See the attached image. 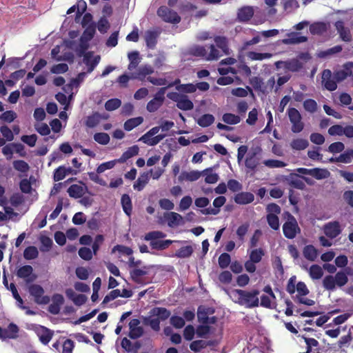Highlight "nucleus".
I'll list each match as a JSON object with an SVG mask.
<instances>
[{"label": "nucleus", "mask_w": 353, "mask_h": 353, "mask_svg": "<svg viewBox=\"0 0 353 353\" xmlns=\"http://www.w3.org/2000/svg\"><path fill=\"white\" fill-rule=\"evenodd\" d=\"M150 314L156 316L157 318L145 317L144 319V323L148 325L155 332L160 330V321H165L168 319L171 312L165 307H156L150 310Z\"/></svg>", "instance_id": "1"}, {"label": "nucleus", "mask_w": 353, "mask_h": 353, "mask_svg": "<svg viewBox=\"0 0 353 353\" xmlns=\"http://www.w3.org/2000/svg\"><path fill=\"white\" fill-rule=\"evenodd\" d=\"M233 292L238 295V303L240 305H245L249 308L255 307L259 305V298L257 296L259 294V291L258 290L248 292L236 289Z\"/></svg>", "instance_id": "2"}, {"label": "nucleus", "mask_w": 353, "mask_h": 353, "mask_svg": "<svg viewBox=\"0 0 353 353\" xmlns=\"http://www.w3.org/2000/svg\"><path fill=\"white\" fill-rule=\"evenodd\" d=\"M285 218L287 221L283 225V234L287 239H292L300 232V228L295 217L289 212H285Z\"/></svg>", "instance_id": "3"}, {"label": "nucleus", "mask_w": 353, "mask_h": 353, "mask_svg": "<svg viewBox=\"0 0 353 353\" xmlns=\"http://www.w3.org/2000/svg\"><path fill=\"white\" fill-rule=\"evenodd\" d=\"M167 97L176 103V107L182 110H191L194 108L193 102L185 94L176 92H170L167 94Z\"/></svg>", "instance_id": "4"}, {"label": "nucleus", "mask_w": 353, "mask_h": 353, "mask_svg": "<svg viewBox=\"0 0 353 353\" xmlns=\"http://www.w3.org/2000/svg\"><path fill=\"white\" fill-rule=\"evenodd\" d=\"M32 330L34 331L39 341L44 345H48L54 336V331L41 325H32Z\"/></svg>", "instance_id": "5"}, {"label": "nucleus", "mask_w": 353, "mask_h": 353, "mask_svg": "<svg viewBox=\"0 0 353 353\" xmlns=\"http://www.w3.org/2000/svg\"><path fill=\"white\" fill-rule=\"evenodd\" d=\"M157 14L163 21L172 24H177L181 20V17L176 12L165 6H161L158 8Z\"/></svg>", "instance_id": "6"}, {"label": "nucleus", "mask_w": 353, "mask_h": 353, "mask_svg": "<svg viewBox=\"0 0 353 353\" xmlns=\"http://www.w3.org/2000/svg\"><path fill=\"white\" fill-rule=\"evenodd\" d=\"M289 119L292 123L291 130L294 133H299L304 128V123L301 121L300 112L294 108H290L288 110Z\"/></svg>", "instance_id": "7"}, {"label": "nucleus", "mask_w": 353, "mask_h": 353, "mask_svg": "<svg viewBox=\"0 0 353 353\" xmlns=\"http://www.w3.org/2000/svg\"><path fill=\"white\" fill-rule=\"evenodd\" d=\"M29 292L38 304H48L50 299L48 296H44L43 288L38 284H32L29 287Z\"/></svg>", "instance_id": "8"}, {"label": "nucleus", "mask_w": 353, "mask_h": 353, "mask_svg": "<svg viewBox=\"0 0 353 353\" xmlns=\"http://www.w3.org/2000/svg\"><path fill=\"white\" fill-rule=\"evenodd\" d=\"M323 230L325 236L331 239H335L342 232L341 224L337 221L325 223L323 227Z\"/></svg>", "instance_id": "9"}, {"label": "nucleus", "mask_w": 353, "mask_h": 353, "mask_svg": "<svg viewBox=\"0 0 353 353\" xmlns=\"http://www.w3.org/2000/svg\"><path fill=\"white\" fill-rule=\"evenodd\" d=\"M19 327L14 323L8 324L6 328L1 327L0 339L3 341L6 339H17L19 337Z\"/></svg>", "instance_id": "10"}, {"label": "nucleus", "mask_w": 353, "mask_h": 353, "mask_svg": "<svg viewBox=\"0 0 353 353\" xmlns=\"http://www.w3.org/2000/svg\"><path fill=\"white\" fill-rule=\"evenodd\" d=\"M322 82L324 87L329 91H334L337 88V81L334 77H332V72L328 69L323 71Z\"/></svg>", "instance_id": "11"}, {"label": "nucleus", "mask_w": 353, "mask_h": 353, "mask_svg": "<svg viewBox=\"0 0 353 353\" xmlns=\"http://www.w3.org/2000/svg\"><path fill=\"white\" fill-rule=\"evenodd\" d=\"M334 26L339 34L341 39L345 42H350L352 39L351 31L349 28L345 27L343 21H337L335 22Z\"/></svg>", "instance_id": "12"}, {"label": "nucleus", "mask_w": 353, "mask_h": 353, "mask_svg": "<svg viewBox=\"0 0 353 353\" xmlns=\"http://www.w3.org/2000/svg\"><path fill=\"white\" fill-rule=\"evenodd\" d=\"M101 57L97 55L93 57L92 52H85L83 55V62L88 66L87 73L92 72L99 63Z\"/></svg>", "instance_id": "13"}, {"label": "nucleus", "mask_w": 353, "mask_h": 353, "mask_svg": "<svg viewBox=\"0 0 353 353\" xmlns=\"http://www.w3.org/2000/svg\"><path fill=\"white\" fill-rule=\"evenodd\" d=\"M32 273V267L30 265H25L17 270L16 274L19 278L23 279L27 283H29L33 281L36 278L34 275L30 278Z\"/></svg>", "instance_id": "14"}, {"label": "nucleus", "mask_w": 353, "mask_h": 353, "mask_svg": "<svg viewBox=\"0 0 353 353\" xmlns=\"http://www.w3.org/2000/svg\"><path fill=\"white\" fill-rule=\"evenodd\" d=\"M87 191L88 187L84 183H83V185L73 184L68 189L69 196L74 199L81 198Z\"/></svg>", "instance_id": "15"}, {"label": "nucleus", "mask_w": 353, "mask_h": 353, "mask_svg": "<svg viewBox=\"0 0 353 353\" xmlns=\"http://www.w3.org/2000/svg\"><path fill=\"white\" fill-rule=\"evenodd\" d=\"M254 200V196L252 193L248 192H241L235 194L234 201L239 205H246L251 203Z\"/></svg>", "instance_id": "16"}, {"label": "nucleus", "mask_w": 353, "mask_h": 353, "mask_svg": "<svg viewBox=\"0 0 353 353\" xmlns=\"http://www.w3.org/2000/svg\"><path fill=\"white\" fill-rule=\"evenodd\" d=\"M148 269L147 266H143L142 269L134 268L131 270L130 274L132 280L137 284H144L142 276L148 274Z\"/></svg>", "instance_id": "17"}, {"label": "nucleus", "mask_w": 353, "mask_h": 353, "mask_svg": "<svg viewBox=\"0 0 353 353\" xmlns=\"http://www.w3.org/2000/svg\"><path fill=\"white\" fill-rule=\"evenodd\" d=\"M259 160L256 152L249 154L245 158V165L249 171L255 172L257 166L259 165Z\"/></svg>", "instance_id": "18"}, {"label": "nucleus", "mask_w": 353, "mask_h": 353, "mask_svg": "<svg viewBox=\"0 0 353 353\" xmlns=\"http://www.w3.org/2000/svg\"><path fill=\"white\" fill-rule=\"evenodd\" d=\"M280 63L284 65L285 70L293 72L299 71L303 67L302 63L299 60L294 59L287 61H278L276 63V67H279Z\"/></svg>", "instance_id": "19"}, {"label": "nucleus", "mask_w": 353, "mask_h": 353, "mask_svg": "<svg viewBox=\"0 0 353 353\" xmlns=\"http://www.w3.org/2000/svg\"><path fill=\"white\" fill-rule=\"evenodd\" d=\"M165 137V134H158L152 137L150 134H148V132H147L139 139V141L143 142L144 143L148 145L154 146L157 145Z\"/></svg>", "instance_id": "20"}, {"label": "nucleus", "mask_w": 353, "mask_h": 353, "mask_svg": "<svg viewBox=\"0 0 353 353\" xmlns=\"http://www.w3.org/2000/svg\"><path fill=\"white\" fill-rule=\"evenodd\" d=\"M165 218L168 221V225L170 228L179 225L182 223L183 217L181 214L170 212L165 214Z\"/></svg>", "instance_id": "21"}, {"label": "nucleus", "mask_w": 353, "mask_h": 353, "mask_svg": "<svg viewBox=\"0 0 353 353\" xmlns=\"http://www.w3.org/2000/svg\"><path fill=\"white\" fill-rule=\"evenodd\" d=\"M139 152V148L137 145H134L127 149L121 157L117 159L118 163H123L129 159L137 155Z\"/></svg>", "instance_id": "22"}, {"label": "nucleus", "mask_w": 353, "mask_h": 353, "mask_svg": "<svg viewBox=\"0 0 353 353\" xmlns=\"http://www.w3.org/2000/svg\"><path fill=\"white\" fill-rule=\"evenodd\" d=\"M254 14L253 8L250 6H244L239 9L237 18L240 21H249Z\"/></svg>", "instance_id": "23"}, {"label": "nucleus", "mask_w": 353, "mask_h": 353, "mask_svg": "<svg viewBox=\"0 0 353 353\" xmlns=\"http://www.w3.org/2000/svg\"><path fill=\"white\" fill-rule=\"evenodd\" d=\"M159 34L156 31L148 30L145 33L146 46L150 49H154L157 43Z\"/></svg>", "instance_id": "24"}, {"label": "nucleus", "mask_w": 353, "mask_h": 353, "mask_svg": "<svg viewBox=\"0 0 353 353\" xmlns=\"http://www.w3.org/2000/svg\"><path fill=\"white\" fill-rule=\"evenodd\" d=\"M201 174V172L196 170H192L190 172L183 171L179 176L178 179L181 182L183 181H195L200 178Z\"/></svg>", "instance_id": "25"}, {"label": "nucleus", "mask_w": 353, "mask_h": 353, "mask_svg": "<svg viewBox=\"0 0 353 353\" xmlns=\"http://www.w3.org/2000/svg\"><path fill=\"white\" fill-rule=\"evenodd\" d=\"M183 243L181 241H172V240H158L156 241H151L150 243V245L152 249L157 250H163L168 248L172 243Z\"/></svg>", "instance_id": "26"}, {"label": "nucleus", "mask_w": 353, "mask_h": 353, "mask_svg": "<svg viewBox=\"0 0 353 353\" xmlns=\"http://www.w3.org/2000/svg\"><path fill=\"white\" fill-rule=\"evenodd\" d=\"M307 41V37L305 36H299V33L293 32L289 34V38L284 39L282 42L284 44H298Z\"/></svg>", "instance_id": "27"}, {"label": "nucleus", "mask_w": 353, "mask_h": 353, "mask_svg": "<svg viewBox=\"0 0 353 353\" xmlns=\"http://www.w3.org/2000/svg\"><path fill=\"white\" fill-rule=\"evenodd\" d=\"M149 181V172L142 173L134 183L133 188L135 190L141 191Z\"/></svg>", "instance_id": "28"}, {"label": "nucleus", "mask_w": 353, "mask_h": 353, "mask_svg": "<svg viewBox=\"0 0 353 353\" xmlns=\"http://www.w3.org/2000/svg\"><path fill=\"white\" fill-rule=\"evenodd\" d=\"M154 72V68L150 65H144L141 66L137 72L135 78L143 81L145 80L148 75H150Z\"/></svg>", "instance_id": "29"}, {"label": "nucleus", "mask_w": 353, "mask_h": 353, "mask_svg": "<svg viewBox=\"0 0 353 353\" xmlns=\"http://www.w3.org/2000/svg\"><path fill=\"white\" fill-rule=\"evenodd\" d=\"M304 257L310 261H314L318 256V250L312 245H305L303 250Z\"/></svg>", "instance_id": "30"}, {"label": "nucleus", "mask_w": 353, "mask_h": 353, "mask_svg": "<svg viewBox=\"0 0 353 353\" xmlns=\"http://www.w3.org/2000/svg\"><path fill=\"white\" fill-rule=\"evenodd\" d=\"M121 203L123 212L128 216H130L132 212V204L130 196L127 194H123L121 196Z\"/></svg>", "instance_id": "31"}, {"label": "nucleus", "mask_w": 353, "mask_h": 353, "mask_svg": "<svg viewBox=\"0 0 353 353\" xmlns=\"http://www.w3.org/2000/svg\"><path fill=\"white\" fill-rule=\"evenodd\" d=\"M309 145V142L305 139L297 138L290 142V147L295 150H303Z\"/></svg>", "instance_id": "32"}, {"label": "nucleus", "mask_w": 353, "mask_h": 353, "mask_svg": "<svg viewBox=\"0 0 353 353\" xmlns=\"http://www.w3.org/2000/svg\"><path fill=\"white\" fill-rule=\"evenodd\" d=\"M143 121L142 117H137L128 119L123 125V128L126 131H130L134 128L141 125Z\"/></svg>", "instance_id": "33"}, {"label": "nucleus", "mask_w": 353, "mask_h": 353, "mask_svg": "<svg viewBox=\"0 0 353 353\" xmlns=\"http://www.w3.org/2000/svg\"><path fill=\"white\" fill-rule=\"evenodd\" d=\"M327 30V25L324 22H314L310 26V31L312 34H322Z\"/></svg>", "instance_id": "34"}, {"label": "nucleus", "mask_w": 353, "mask_h": 353, "mask_svg": "<svg viewBox=\"0 0 353 353\" xmlns=\"http://www.w3.org/2000/svg\"><path fill=\"white\" fill-rule=\"evenodd\" d=\"M214 121V117L211 114H205L200 117L197 120V124L203 128H207L212 125Z\"/></svg>", "instance_id": "35"}, {"label": "nucleus", "mask_w": 353, "mask_h": 353, "mask_svg": "<svg viewBox=\"0 0 353 353\" xmlns=\"http://www.w3.org/2000/svg\"><path fill=\"white\" fill-rule=\"evenodd\" d=\"M101 119V114L96 112L87 117L85 123L87 127L92 128L96 127L99 123Z\"/></svg>", "instance_id": "36"}, {"label": "nucleus", "mask_w": 353, "mask_h": 353, "mask_svg": "<svg viewBox=\"0 0 353 353\" xmlns=\"http://www.w3.org/2000/svg\"><path fill=\"white\" fill-rule=\"evenodd\" d=\"M309 274L312 279H320L323 275L322 268L316 264L312 265L309 269Z\"/></svg>", "instance_id": "37"}, {"label": "nucleus", "mask_w": 353, "mask_h": 353, "mask_svg": "<svg viewBox=\"0 0 353 353\" xmlns=\"http://www.w3.org/2000/svg\"><path fill=\"white\" fill-rule=\"evenodd\" d=\"M311 173V176L318 180L326 179L330 174L327 170L319 168H312Z\"/></svg>", "instance_id": "38"}, {"label": "nucleus", "mask_w": 353, "mask_h": 353, "mask_svg": "<svg viewBox=\"0 0 353 353\" xmlns=\"http://www.w3.org/2000/svg\"><path fill=\"white\" fill-rule=\"evenodd\" d=\"M210 343L208 341H204V340H196L192 341L190 345V348L192 351L194 352H199L202 349L205 348L208 345H210Z\"/></svg>", "instance_id": "39"}, {"label": "nucleus", "mask_w": 353, "mask_h": 353, "mask_svg": "<svg viewBox=\"0 0 353 353\" xmlns=\"http://www.w3.org/2000/svg\"><path fill=\"white\" fill-rule=\"evenodd\" d=\"M128 57L130 60L128 68L130 70H132L136 68L139 63V54L137 51H133L128 53Z\"/></svg>", "instance_id": "40"}, {"label": "nucleus", "mask_w": 353, "mask_h": 353, "mask_svg": "<svg viewBox=\"0 0 353 353\" xmlns=\"http://www.w3.org/2000/svg\"><path fill=\"white\" fill-rule=\"evenodd\" d=\"M39 256V252L35 246L30 245L27 247L23 252V257L26 260L35 259Z\"/></svg>", "instance_id": "41"}, {"label": "nucleus", "mask_w": 353, "mask_h": 353, "mask_svg": "<svg viewBox=\"0 0 353 353\" xmlns=\"http://www.w3.org/2000/svg\"><path fill=\"white\" fill-rule=\"evenodd\" d=\"M207 50L205 46H196L190 48V53L194 57H202L206 60Z\"/></svg>", "instance_id": "42"}, {"label": "nucleus", "mask_w": 353, "mask_h": 353, "mask_svg": "<svg viewBox=\"0 0 353 353\" xmlns=\"http://www.w3.org/2000/svg\"><path fill=\"white\" fill-rule=\"evenodd\" d=\"M336 280L332 275H327L323 279V286L328 291H334L336 289Z\"/></svg>", "instance_id": "43"}, {"label": "nucleus", "mask_w": 353, "mask_h": 353, "mask_svg": "<svg viewBox=\"0 0 353 353\" xmlns=\"http://www.w3.org/2000/svg\"><path fill=\"white\" fill-rule=\"evenodd\" d=\"M193 253V248L192 245H186L181 247L175 253V256L177 258H188Z\"/></svg>", "instance_id": "44"}, {"label": "nucleus", "mask_w": 353, "mask_h": 353, "mask_svg": "<svg viewBox=\"0 0 353 353\" xmlns=\"http://www.w3.org/2000/svg\"><path fill=\"white\" fill-rule=\"evenodd\" d=\"M264 255L265 252L262 248L254 249L250 252L249 259L256 263H258L261 261Z\"/></svg>", "instance_id": "45"}, {"label": "nucleus", "mask_w": 353, "mask_h": 353, "mask_svg": "<svg viewBox=\"0 0 353 353\" xmlns=\"http://www.w3.org/2000/svg\"><path fill=\"white\" fill-rule=\"evenodd\" d=\"M165 236L166 234L164 232L156 230L147 233L144 236V239L145 241H150L151 242L158 241L159 239H163Z\"/></svg>", "instance_id": "46"}, {"label": "nucleus", "mask_w": 353, "mask_h": 353, "mask_svg": "<svg viewBox=\"0 0 353 353\" xmlns=\"http://www.w3.org/2000/svg\"><path fill=\"white\" fill-rule=\"evenodd\" d=\"M342 46L340 45L335 46L332 48H330L326 50L320 51L318 53V57L319 58H325L328 56L339 53L342 51Z\"/></svg>", "instance_id": "47"}, {"label": "nucleus", "mask_w": 353, "mask_h": 353, "mask_svg": "<svg viewBox=\"0 0 353 353\" xmlns=\"http://www.w3.org/2000/svg\"><path fill=\"white\" fill-rule=\"evenodd\" d=\"M353 159V149H348L345 151L343 153L341 154L338 157H336V160L338 162L343 163H350Z\"/></svg>", "instance_id": "48"}, {"label": "nucleus", "mask_w": 353, "mask_h": 353, "mask_svg": "<svg viewBox=\"0 0 353 353\" xmlns=\"http://www.w3.org/2000/svg\"><path fill=\"white\" fill-rule=\"evenodd\" d=\"M222 120L227 124L235 125L240 122L241 118L239 116L232 113H225L222 117Z\"/></svg>", "instance_id": "49"}, {"label": "nucleus", "mask_w": 353, "mask_h": 353, "mask_svg": "<svg viewBox=\"0 0 353 353\" xmlns=\"http://www.w3.org/2000/svg\"><path fill=\"white\" fill-rule=\"evenodd\" d=\"M205 175V181L207 183H215L219 180V175L216 173L212 172V169H206L203 172Z\"/></svg>", "instance_id": "50"}, {"label": "nucleus", "mask_w": 353, "mask_h": 353, "mask_svg": "<svg viewBox=\"0 0 353 353\" xmlns=\"http://www.w3.org/2000/svg\"><path fill=\"white\" fill-rule=\"evenodd\" d=\"M299 336L301 337L304 340L306 344V350L310 353L312 351V347H316L319 345V341L315 339L307 337L305 335H299Z\"/></svg>", "instance_id": "51"}, {"label": "nucleus", "mask_w": 353, "mask_h": 353, "mask_svg": "<svg viewBox=\"0 0 353 353\" xmlns=\"http://www.w3.org/2000/svg\"><path fill=\"white\" fill-rule=\"evenodd\" d=\"M121 105V101L114 98L108 100L105 103V108L108 111H113L119 108Z\"/></svg>", "instance_id": "52"}, {"label": "nucleus", "mask_w": 353, "mask_h": 353, "mask_svg": "<svg viewBox=\"0 0 353 353\" xmlns=\"http://www.w3.org/2000/svg\"><path fill=\"white\" fill-rule=\"evenodd\" d=\"M214 42L217 47L221 48L225 54H228V41L225 37L216 36L214 38Z\"/></svg>", "instance_id": "53"}, {"label": "nucleus", "mask_w": 353, "mask_h": 353, "mask_svg": "<svg viewBox=\"0 0 353 353\" xmlns=\"http://www.w3.org/2000/svg\"><path fill=\"white\" fill-rule=\"evenodd\" d=\"M248 57L251 60H263L265 59H270L272 57V54L270 53H261V52H249L247 54Z\"/></svg>", "instance_id": "54"}, {"label": "nucleus", "mask_w": 353, "mask_h": 353, "mask_svg": "<svg viewBox=\"0 0 353 353\" xmlns=\"http://www.w3.org/2000/svg\"><path fill=\"white\" fill-rule=\"evenodd\" d=\"M110 139V136L105 132H97L94 134V140L101 145H107Z\"/></svg>", "instance_id": "55"}, {"label": "nucleus", "mask_w": 353, "mask_h": 353, "mask_svg": "<svg viewBox=\"0 0 353 353\" xmlns=\"http://www.w3.org/2000/svg\"><path fill=\"white\" fill-rule=\"evenodd\" d=\"M334 278L336 280V285L339 287L344 286L348 281L347 274L342 271L338 272Z\"/></svg>", "instance_id": "56"}, {"label": "nucleus", "mask_w": 353, "mask_h": 353, "mask_svg": "<svg viewBox=\"0 0 353 353\" xmlns=\"http://www.w3.org/2000/svg\"><path fill=\"white\" fill-rule=\"evenodd\" d=\"M14 168L21 172H27L29 169V165L23 160H16L13 162Z\"/></svg>", "instance_id": "57"}, {"label": "nucleus", "mask_w": 353, "mask_h": 353, "mask_svg": "<svg viewBox=\"0 0 353 353\" xmlns=\"http://www.w3.org/2000/svg\"><path fill=\"white\" fill-rule=\"evenodd\" d=\"M303 108L304 109L310 113H314L317 110V103L315 100L312 99H306L303 102Z\"/></svg>", "instance_id": "58"}, {"label": "nucleus", "mask_w": 353, "mask_h": 353, "mask_svg": "<svg viewBox=\"0 0 353 353\" xmlns=\"http://www.w3.org/2000/svg\"><path fill=\"white\" fill-rule=\"evenodd\" d=\"M176 90L182 93H193L196 92V85L193 83L181 84L176 86Z\"/></svg>", "instance_id": "59"}, {"label": "nucleus", "mask_w": 353, "mask_h": 353, "mask_svg": "<svg viewBox=\"0 0 353 353\" xmlns=\"http://www.w3.org/2000/svg\"><path fill=\"white\" fill-rule=\"evenodd\" d=\"M267 221L270 227L274 230H277L279 228V219L277 215L276 214H268L267 215Z\"/></svg>", "instance_id": "60"}, {"label": "nucleus", "mask_w": 353, "mask_h": 353, "mask_svg": "<svg viewBox=\"0 0 353 353\" xmlns=\"http://www.w3.org/2000/svg\"><path fill=\"white\" fill-rule=\"evenodd\" d=\"M263 163L270 168H284L286 165V163L282 161L277 159H268L263 161Z\"/></svg>", "instance_id": "61"}, {"label": "nucleus", "mask_w": 353, "mask_h": 353, "mask_svg": "<svg viewBox=\"0 0 353 353\" xmlns=\"http://www.w3.org/2000/svg\"><path fill=\"white\" fill-rule=\"evenodd\" d=\"M231 261L230 255L228 253L221 254L218 259L219 265L221 268L225 269L230 265Z\"/></svg>", "instance_id": "62"}, {"label": "nucleus", "mask_w": 353, "mask_h": 353, "mask_svg": "<svg viewBox=\"0 0 353 353\" xmlns=\"http://www.w3.org/2000/svg\"><path fill=\"white\" fill-rule=\"evenodd\" d=\"M250 228V224L248 223H245L241 225L236 230V235L239 241H243L244 240L245 236L248 232Z\"/></svg>", "instance_id": "63"}, {"label": "nucleus", "mask_w": 353, "mask_h": 353, "mask_svg": "<svg viewBox=\"0 0 353 353\" xmlns=\"http://www.w3.org/2000/svg\"><path fill=\"white\" fill-rule=\"evenodd\" d=\"M170 324L176 329L182 328L185 324V319L179 316H172L170 319Z\"/></svg>", "instance_id": "64"}]
</instances>
